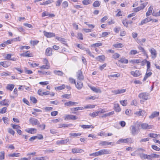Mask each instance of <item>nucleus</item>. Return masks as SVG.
Listing matches in <instances>:
<instances>
[{
	"instance_id": "obj_39",
	"label": "nucleus",
	"mask_w": 160,
	"mask_h": 160,
	"mask_svg": "<svg viewBox=\"0 0 160 160\" xmlns=\"http://www.w3.org/2000/svg\"><path fill=\"white\" fill-rule=\"evenodd\" d=\"M120 56V55L119 54L115 53L112 55V58L115 59H116L117 58H119Z\"/></svg>"
},
{
	"instance_id": "obj_5",
	"label": "nucleus",
	"mask_w": 160,
	"mask_h": 160,
	"mask_svg": "<svg viewBox=\"0 0 160 160\" xmlns=\"http://www.w3.org/2000/svg\"><path fill=\"white\" fill-rule=\"evenodd\" d=\"M99 151V156L103 155L110 154L111 153V151L108 149H103L100 150Z\"/></svg>"
},
{
	"instance_id": "obj_16",
	"label": "nucleus",
	"mask_w": 160,
	"mask_h": 160,
	"mask_svg": "<svg viewBox=\"0 0 160 160\" xmlns=\"http://www.w3.org/2000/svg\"><path fill=\"white\" fill-rule=\"evenodd\" d=\"M131 74L135 77L139 76L141 74L139 71L138 70H136L135 72L133 71H131Z\"/></svg>"
},
{
	"instance_id": "obj_14",
	"label": "nucleus",
	"mask_w": 160,
	"mask_h": 160,
	"mask_svg": "<svg viewBox=\"0 0 160 160\" xmlns=\"http://www.w3.org/2000/svg\"><path fill=\"white\" fill-rule=\"evenodd\" d=\"M84 108L82 107H78L76 108H72L71 109L72 113L74 114H77L76 112H75V111H78L79 110H82Z\"/></svg>"
},
{
	"instance_id": "obj_50",
	"label": "nucleus",
	"mask_w": 160,
	"mask_h": 160,
	"mask_svg": "<svg viewBox=\"0 0 160 160\" xmlns=\"http://www.w3.org/2000/svg\"><path fill=\"white\" fill-rule=\"evenodd\" d=\"M4 123L5 124H8L9 123V119L8 118L6 117H3L2 118Z\"/></svg>"
},
{
	"instance_id": "obj_9",
	"label": "nucleus",
	"mask_w": 160,
	"mask_h": 160,
	"mask_svg": "<svg viewBox=\"0 0 160 160\" xmlns=\"http://www.w3.org/2000/svg\"><path fill=\"white\" fill-rule=\"evenodd\" d=\"M29 121L33 125H38L40 124V123L38 120L34 118H30L29 120Z\"/></svg>"
},
{
	"instance_id": "obj_19",
	"label": "nucleus",
	"mask_w": 160,
	"mask_h": 160,
	"mask_svg": "<svg viewBox=\"0 0 160 160\" xmlns=\"http://www.w3.org/2000/svg\"><path fill=\"white\" fill-rule=\"evenodd\" d=\"M69 139L67 138L65 140H58L57 142V143L58 144H65L69 142Z\"/></svg>"
},
{
	"instance_id": "obj_54",
	"label": "nucleus",
	"mask_w": 160,
	"mask_h": 160,
	"mask_svg": "<svg viewBox=\"0 0 160 160\" xmlns=\"http://www.w3.org/2000/svg\"><path fill=\"white\" fill-rule=\"evenodd\" d=\"M138 52L136 50H132L130 51L129 54L131 55H135L136 54L138 53Z\"/></svg>"
},
{
	"instance_id": "obj_43",
	"label": "nucleus",
	"mask_w": 160,
	"mask_h": 160,
	"mask_svg": "<svg viewBox=\"0 0 160 160\" xmlns=\"http://www.w3.org/2000/svg\"><path fill=\"white\" fill-rule=\"evenodd\" d=\"M102 45V44L101 43H96L91 45V46L92 47H96L101 46Z\"/></svg>"
},
{
	"instance_id": "obj_37",
	"label": "nucleus",
	"mask_w": 160,
	"mask_h": 160,
	"mask_svg": "<svg viewBox=\"0 0 160 160\" xmlns=\"http://www.w3.org/2000/svg\"><path fill=\"white\" fill-rule=\"evenodd\" d=\"M98 113L99 112H98V111L92 113H90L89 114V116L94 118L98 116Z\"/></svg>"
},
{
	"instance_id": "obj_20",
	"label": "nucleus",
	"mask_w": 160,
	"mask_h": 160,
	"mask_svg": "<svg viewBox=\"0 0 160 160\" xmlns=\"http://www.w3.org/2000/svg\"><path fill=\"white\" fill-rule=\"evenodd\" d=\"M21 56L24 57H32V54L30 53L29 51H27L25 53H23L20 54Z\"/></svg>"
},
{
	"instance_id": "obj_29",
	"label": "nucleus",
	"mask_w": 160,
	"mask_h": 160,
	"mask_svg": "<svg viewBox=\"0 0 160 160\" xmlns=\"http://www.w3.org/2000/svg\"><path fill=\"white\" fill-rule=\"evenodd\" d=\"M152 9L153 8L152 6H150L146 13V16H149L151 14Z\"/></svg>"
},
{
	"instance_id": "obj_10",
	"label": "nucleus",
	"mask_w": 160,
	"mask_h": 160,
	"mask_svg": "<svg viewBox=\"0 0 160 160\" xmlns=\"http://www.w3.org/2000/svg\"><path fill=\"white\" fill-rule=\"evenodd\" d=\"M112 143H113L112 142H108L107 141H101L99 143V145L102 146H106V145H113V144H112Z\"/></svg>"
},
{
	"instance_id": "obj_15",
	"label": "nucleus",
	"mask_w": 160,
	"mask_h": 160,
	"mask_svg": "<svg viewBox=\"0 0 160 160\" xmlns=\"http://www.w3.org/2000/svg\"><path fill=\"white\" fill-rule=\"evenodd\" d=\"M159 114V112H152L151 115L149 116V118H153L156 117L158 116Z\"/></svg>"
},
{
	"instance_id": "obj_6",
	"label": "nucleus",
	"mask_w": 160,
	"mask_h": 160,
	"mask_svg": "<svg viewBox=\"0 0 160 160\" xmlns=\"http://www.w3.org/2000/svg\"><path fill=\"white\" fill-rule=\"evenodd\" d=\"M78 118L77 116L72 115H68L66 116L64 119L65 120H75Z\"/></svg>"
},
{
	"instance_id": "obj_4",
	"label": "nucleus",
	"mask_w": 160,
	"mask_h": 160,
	"mask_svg": "<svg viewBox=\"0 0 160 160\" xmlns=\"http://www.w3.org/2000/svg\"><path fill=\"white\" fill-rule=\"evenodd\" d=\"M148 93L147 92H142L138 95V97L140 99L147 100L148 99Z\"/></svg>"
},
{
	"instance_id": "obj_7",
	"label": "nucleus",
	"mask_w": 160,
	"mask_h": 160,
	"mask_svg": "<svg viewBox=\"0 0 160 160\" xmlns=\"http://www.w3.org/2000/svg\"><path fill=\"white\" fill-rule=\"evenodd\" d=\"M150 52L151 54V57L152 58L154 59L157 56V53L156 50L153 48H151L149 49Z\"/></svg>"
},
{
	"instance_id": "obj_13",
	"label": "nucleus",
	"mask_w": 160,
	"mask_h": 160,
	"mask_svg": "<svg viewBox=\"0 0 160 160\" xmlns=\"http://www.w3.org/2000/svg\"><path fill=\"white\" fill-rule=\"evenodd\" d=\"M78 104V102H72V101H69L68 102H65L64 103V105L66 106L70 107L74 106L75 104Z\"/></svg>"
},
{
	"instance_id": "obj_58",
	"label": "nucleus",
	"mask_w": 160,
	"mask_h": 160,
	"mask_svg": "<svg viewBox=\"0 0 160 160\" xmlns=\"http://www.w3.org/2000/svg\"><path fill=\"white\" fill-rule=\"evenodd\" d=\"M62 6L63 7L65 8H66L68 6V2L67 1L64 2L62 4Z\"/></svg>"
},
{
	"instance_id": "obj_30",
	"label": "nucleus",
	"mask_w": 160,
	"mask_h": 160,
	"mask_svg": "<svg viewBox=\"0 0 160 160\" xmlns=\"http://www.w3.org/2000/svg\"><path fill=\"white\" fill-rule=\"evenodd\" d=\"M65 88V86L63 84L62 85L57 87L55 88V89L56 90L59 91L64 89Z\"/></svg>"
},
{
	"instance_id": "obj_18",
	"label": "nucleus",
	"mask_w": 160,
	"mask_h": 160,
	"mask_svg": "<svg viewBox=\"0 0 160 160\" xmlns=\"http://www.w3.org/2000/svg\"><path fill=\"white\" fill-rule=\"evenodd\" d=\"M72 152L73 153H82L83 152V150L81 149L78 148H73L72 149Z\"/></svg>"
},
{
	"instance_id": "obj_64",
	"label": "nucleus",
	"mask_w": 160,
	"mask_h": 160,
	"mask_svg": "<svg viewBox=\"0 0 160 160\" xmlns=\"http://www.w3.org/2000/svg\"><path fill=\"white\" fill-rule=\"evenodd\" d=\"M122 22L123 25L127 27H128V22L126 20H123L122 21Z\"/></svg>"
},
{
	"instance_id": "obj_56",
	"label": "nucleus",
	"mask_w": 160,
	"mask_h": 160,
	"mask_svg": "<svg viewBox=\"0 0 160 160\" xmlns=\"http://www.w3.org/2000/svg\"><path fill=\"white\" fill-rule=\"evenodd\" d=\"M148 22V21H147V19L146 18L145 19L142 20L141 22V23L139 24V25H142Z\"/></svg>"
},
{
	"instance_id": "obj_49",
	"label": "nucleus",
	"mask_w": 160,
	"mask_h": 160,
	"mask_svg": "<svg viewBox=\"0 0 160 160\" xmlns=\"http://www.w3.org/2000/svg\"><path fill=\"white\" fill-rule=\"evenodd\" d=\"M71 136L73 137H78L80 136L81 135V133H70L69 134Z\"/></svg>"
},
{
	"instance_id": "obj_34",
	"label": "nucleus",
	"mask_w": 160,
	"mask_h": 160,
	"mask_svg": "<svg viewBox=\"0 0 160 160\" xmlns=\"http://www.w3.org/2000/svg\"><path fill=\"white\" fill-rule=\"evenodd\" d=\"M119 61L122 63L127 64L128 63V60L124 58L120 59L119 60Z\"/></svg>"
},
{
	"instance_id": "obj_22",
	"label": "nucleus",
	"mask_w": 160,
	"mask_h": 160,
	"mask_svg": "<svg viewBox=\"0 0 160 160\" xmlns=\"http://www.w3.org/2000/svg\"><path fill=\"white\" fill-rule=\"evenodd\" d=\"M56 39L61 42L64 44H66L67 42L65 38H60L59 37H56Z\"/></svg>"
},
{
	"instance_id": "obj_55",
	"label": "nucleus",
	"mask_w": 160,
	"mask_h": 160,
	"mask_svg": "<svg viewBox=\"0 0 160 160\" xmlns=\"http://www.w3.org/2000/svg\"><path fill=\"white\" fill-rule=\"evenodd\" d=\"M87 53L89 54L91 57L93 58H94V56L92 54V53L90 51L89 49H87L86 50Z\"/></svg>"
},
{
	"instance_id": "obj_2",
	"label": "nucleus",
	"mask_w": 160,
	"mask_h": 160,
	"mask_svg": "<svg viewBox=\"0 0 160 160\" xmlns=\"http://www.w3.org/2000/svg\"><path fill=\"white\" fill-rule=\"evenodd\" d=\"M132 143V141L131 138H128L125 139H120L116 142L117 144H119L122 143Z\"/></svg>"
},
{
	"instance_id": "obj_47",
	"label": "nucleus",
	"mask_w": 160,
	"mask_h": 160,
	"mask_svg": "<svg viewBox=\"0 0 160 160\" xmlns=\"http://www.w3.org/2000/svg\"><path fill=\"white\" fill-rule=\"evenodd\" d=\"M113 46L116 48H122L123 47V45L122 43H117L114 44Z\"/></svg>"
},
{
	"instance_id": "obj_32",
	"label": "nucleus",
	"mask_w": 160,
	"mask_h": 160,
	"mask_svg": "<svg viewBox=\"0 0 160 160\" xmlns=\"http://www.w3.org/2000/svg\"><path fill=\"white\" fill-rule=\"evenodd\" d=\"M100 5V2L99 1H95L93 4V6L95 7H98Z\"/></svg>"
},
{
	"instance_id": "obj_53",
	"label": "nucleus",
	"mask_w": 160,
	"mask_h": 160,
	"mask_svg": "<svg viewBox=\"0 0 160 160\" xmlns=\"http://www.w3.org/2000/svg\"><path fill=\"white\" fill-rule=\"evenodd\" d=\"M8 131L9 133L11 134L12 135H14L15 133L14 131L11 128H8Z\"/></svg>"
},
{
	"instance_id": "obj_38",
	"label": "nucleus",
	"mask_w": 160,
	"mask_h": 160,
	"mask_svg": "<svg viewBox=\"0 0 160 160\" xmlns=\"http://www.w3.org/2000/svg\"><path fill=\"white\" fill-rule=\"evenodd\" d=\"M90 88L92 91H94L96 92H101V90L100 89H97L95 87H91Z\"/></svg>"
},
{
	"instance_id": "obj_33",
	"label": "nucleus",
	"mask_w": 160,
	"mask_h": 160,
	"mask_svg": "<svg viewBox=\"0 0 160 160\" xmlns=\"http://www.w3.org/2000/svg\"><path fill=\"white\" fill-rule=\"evenodd\" d=\"M53 72L55 74L60 76H62L63 74L62 72L59 70H54Z\"/></svg>"
},
{
	"instance_id": "obj_61",
	"label": "nucleus",
	"mask_w": 160,
	"mask_h": 160,
	"mask_svg": "<svg viewBox=\"0 0 160 160\" xmlns=\"http://www.w3.org/2000/svg\"><path fill=\"white\" fill-rule=\"evenodd\" d=\"M149 136L150 137L155 138L157 137L158 135L156 134L151 133L149 134Z\"/></svg>"
},
{
	"instance_id": "obj_17",
	"label": "nucleus",
	"mask_w": 160,
	"mask_h": 160,
	"mask_svg": "<svg viewBox=\"0 0 160 160\" xmlns=\"http://www.w3.org/2000/svg\"><path fill=\"white\" fill-rule=\"evenodd\" d=\"M95 59L98 61L100 62H102L104 61L105 60V56L104 55H102L101 56H99L98 57H96Z\"/></svg>"
},
{
	"instance_id": "obj_42",
	"label": "nucleus",
	"mask_w": 160,
	"mask_h": 160,
	"mask_svg": "<svg viewBox=\"0 0 160 160\" xmlns=\"http://www.w3.org/2000/svg\"><path fill=\"white\" fill-rule=\"evenodd\" d=\"M92 1L91 0H84L82 1V3L85 5H87L91 3Z\"/></svg>"
},
{
	"instance_id": "obj_59",
	"label": "nucleus",
	"mask_w": 160,
	"mask_h": 160,
	"mask_svg": "<svg viewBox=\"0 0 160 160\" xmlns=\"http://www.w3.org/2000/svg\"><path fill=\"white\" fill-rule=\"evenodd\" d=\"M30 100L31 101L34 103H35L37 102V100L34 97H30Z\"/></svg>"
},
{
	"instance_id": "obj_51",
	"label": "nucleus",
	"mask_w": 160,
	"mask_h": 160,
	"mask_svg": "<svg viewBox=\"0 0 160 160\" xmlns=\"http://www.w3.org/2000/svg\"><path fill=\"white\" fill-rule=\"evenodd\" d=\"M95 107V105H87L84 106V108H93Z\"/></svg>"
},
{
	"instance_id": "obj_23",
	"label": "nucleus",
	"mask_w": 160,
	"mask_h": 160,
	"mask_svg": "<svg viewBox=\"0 0 160 160\" xmlns=\"http://www.w3.org/2000/svg\"><path fill=\"white\" fill-rule=\"evenodd\" d=\"M36 129L35 128H31L28 130H26V131L28 133L34 134L36 133Z\"/></svg>"
},
{
	"instance_id": "obj_3",
	"label": "nucleus",
	"mask_w": 160,
	"mask_h": 160,
	"mask_svg": "<svg viewBox=\"0 0 160 160\" xmlns=\"http://www.w3.org/2000/svg\"><path fill=\"white\" fill-rule=\"evenodd\" d=\"M76 76L78 80L82 81L84 79V76L81 70H79L77 72Z\"/></svg>"
},
{
	"instance_id": "obj_45",
	"label": "nucleus",
	"mask_w": 160,
	"mask_h": 160,
	"mask_svg": "<svg viewBox=\"0 0 160 160\" xmlns=\"http://www.w3.org/2000/svg\"><path fill=\"white\" fill-rule=\"evenodd\" d=\"M7 111V108L6 107H3L2 108L0 111V113H5Z\"/></svg>"
},
{
	"instance_id": "obj_31",
	"label": "nucleus",
	"mask_w": 160,
	"mask_h": 160,
	"mask_svg": "<svg viewBox=\"0 0 160 160\" xmlns=\"http://www.w3.org/2000/svg\"><path fill=\"white\" fill-rule=\"evenodd\" d=\"M130 62L132 63H139L142 62V61L140 59H134L130 61Z\"/></svg>"
},
{
	"instance_id": "obj_41",
	"label": "nucleus",
	"mask_w": 160,
	"mask_h": 160,
	"mask_svg": "<svg viewBox=\"0 0 160 160\" xmlns=\"http://www.w3.org/2000/svg\"><path fill=\"white\" fill-rule=\"evenodd\" d=\"M11 126L12 127L13 129H14L17 130V131L18 129L21 128V127L19 125H16L14 124H11Z\"/></svg>"
},
{
	"instance_id": "obj_63",
	"label": "nucleus",
	"mask_w": 160,
	"mask_h": 160,
	"mask_svg": "<svg viewBox=\"0 0 160 160\" xmlns=\"http://www.w3.org/2000/svg\"><path fill=\"white\" fill-rule=\"evenodd\" d=\"M77 38H78L82 40H83V35L82 33H78V37Z\"/></svg>"
},
{
	"instance_id": "obj_25",
	"label": "nucleus",
	"mask_w": 160,
	"mask_h": 160,
	"mask_svg": "<svg viewBox=\"0 0 160 160\" xmlns=\"http://www.w3.org/2000/svg\"><path fill=\"white\" fill-rule=\"evenodd\" d=\"M148 72V71H147V72L145 74V76L143 79V81H145L147 79L148 77H149L151 76V75L152 74V73L151 72Z\"/></svg>"
},
{
	"instance_id": "obj_52",
	"label": "nucleus",
	"mask_w": 160,
	"mask_h": 160,
	"mask_svg": "<svg viewBox=\"0 0 160 160\" xmlns=\"http://www.w3.org/2000/svg\"><path fill=\"white\" fill-rule=\"evenodd\" d=\"M153 158V154L150 155L146 154V159L151 160Z\"/></svg>"
},
{
	"instance_id": "obj_62",
	"label": "nucleus",
	"mask_w": 160,
	"mask_h": 160,
	"mask_svg": "<svg viewBox=\"0 0 160 160\" xmlns=\"http://www.w3.org/2000/svg\"><path fill=\"white\" fill-rule=\"evenodd\" d=\"M152 148L154 150L157 151L160 150V148L158 147L157 146L154 145H152Z\"/></svg>"
},
{
	"instance_id": "obj_36",
	"label": "nucleus",
	"mask_w": 160,
	"mask_h": 160,
	"mask_svg": "<svg viewBox=\"0 0 160 160\" xmlns=\"http://www.w3.org/2000/svg\"><path fill=\"white\" fill-rule=\"evenodd\" d=\"M142 62L146 63L147 64V70L148 71V69L150 68V63L149 61H147L146 59H144Z\"/></svg>"
},
{
	"instance_id": "obj_35",
	"label": "nucleus",
	"mask_w": 160,
	"mask_h": 160,
	"mask_svg": "<svg viewBox=\"0 0 160 160\" xmlns=\"http://www.w3.org/2000/svg\"><path fill=\"white\" fill-rule=\"evenodd\" d=\"M7 101L6 99H4L0 102V105L2 106H8V103L7 102H6Z\"/></svg>"
},
{
	"instance_id": "obj_11",
	"label": "nucleus",
	"mask_w": 160,
	"mask_h": 160,
	"mask_svg": "<svg viewBox=\"0 0 160 160\" xmlns=\"http://www.w3.org/2000/svg\"><path fill=\"white\" fill-rule=\"evenodd\" d=\"M134 114L138 116H144L145 114V112L143 110H142L141 109L139 111H137L134 112Z\"/></svg>"
},
{
	"instance_id": "obj_12",
	"label": "nucleus",
	"mask_w": 160,
	"mask_h": 160,
	"mask_svg": "<svg viewBox=\"0 0 160 160\" xmlns=\"http://www.w3.org/2000/svg\"><path fill=\"white\" fill-rule=\"evenodd\" d=\"M140 125L142 128L143 129H149L152 128V126L149 125L148 124L146 123L141 124Z\"/></svg>"
},
{
	"instance_id": "obj_44",
	"label": "nucleus",
	"mask_w": 160,
	"mask_h": 160,
	"mask_svg": "<svg viewBox=\"0 0 160 160\" xmlns=\"http://www.w3.org/2000/svg\"><path fill=\"white\" fill-rule=\"evenodd\" d=\"M5 152L3 151L0 152V160H3L4 158Z\"/></svg>"
},
{
	"instance_id": "obj_8",
	"label": "nucleus",
	"mask_w": 160,
	"mask_h": 160,
	"mask_svg": "<svg viewBox=\"0 0 160 160\" xmlns=\"http://www.w3.org/2000/svg\"><path fill=\"white\" fill-rule=\"evenodd\" d=\"M75 84L76 87L78 90L81 89L83 86L82 82L80 80H77V82H76Z\"/></svg>"
},
{
	"instance_id": "obj_46",
	"label": "nucleus",
	"mask_w": 160,
	"mask_h": 160,
	"mask_svg": "<svg viewBox=\"0 0 160 160\" xmlns=\"http://www.w3.org/2000/svg\"><path fill=\"white\" fill-rule=\"evenodd\" d=\"M139 156L140 157V158L142 159H146V154L143 153H139Z\"/></svg>"
},
{
	"instance_id": "obj_28",
	"label": "nucleus",
	"mask_w": 160,
	"mask_h": 160,
	"mask_svg": "<svg viewBox=\"0 0 160 160\" xmlns=\"http://www.w3.org/2000/svg\"><path fill=\"white\" fill-rule=\"evenodd\" d=\"M20 156V153H13L12 154H8V156L10 157H19Z\"/></svg>"
},
{
	"instance_id": "obj_26",
	"label": "nucleus",
	"mask_w": 160,
	"mask_h": 160,
	"mask_svg": "<svg viewBox=\"0 0 160 160\" xmlns=\"http://www.w3.org/2000/svg\"><path fill=\"white\" fill-rule=\"evenodd\" d=\"M14 87V85L13 84H9L7 85L6 88L7 89L9 90L10 91H12Z\"/></svg>"
},
{
	"instance_id": "obj_57",
	"label": "nucleus",
	"mask_w": 160,
	"mask_h": 160,
	"mask_svg": "<svg viewBox=\"0 0 160 160\" xmlns=\"http://www.w3.org/2000/svg\"><path fill=\"white\" fill-rule=\"evenodd\" d=\"M118 94L123 93L126 91V89H118Z\"/></svg>"
},
{
	"instance_id": "obj_60",
	"label": "nucleus",
	"mask_w": 160,
	"mask_h": 160,
	"mask_svg": "<svg viewBox=\"0 0 160 160\" xmlns=\"http://www.w3.org/2000/svg\"><path fill=\"white\" fill-rule=\"evenodd\" d=\"M148 2L143 3L140 6H139L141 8V10L143 9L147 5Z\"/></svg>"
},
{
	"instance_id": "obj_40",
	"label": "nucleus",
	"mask_w": 160,
	"mask_h": 160,
	"mask_svg": "<svg viewBox=\"0 0 160 160\" xmlns=\"http://www.w3.org/2000/svg\"><path fill=\"white\" fill-rule=\"evenodd\" d=\"M138 49L140 52H142L143 54H146V52L144 48L141 46L138 47Z\"/></svg>"
},
{
	"instance_id": "obj_21",
	"label": "nucleus",
	"mask_w": 160,
	"mask_h": 160,
	"mask_svg": "<svg viewBox=\"0 0 160 160\" xmlns=\"http://www.w3.org/2000/svg\"><path fill=\"white\" fill-rule=\"evenodd\" d=\"M0 65L3 67L7 68L10 65V63L8 62H0Z\"/></svg>"
},
{
	"instance_id": "obj_24",
	"label": "nucleus",
	"mask_w": 160,
	"mask_h": 160,
	"mask_svg": "<svg viewBox=\"0 0 160 160\" xmlns=\"http://www.w3.org/2000/svg\"><path fill=\"white\" fill-rule=\"evenodd\" d=\"M80 127H81L83 129H86V128H94V127L92 125H80Z\"/></svg>"
},
{
	"instance_id": "obj_48",
	"label": "nucleus",
	"mask_w": 160,
	"mask_h": 160,
	"mask_svg": "<svg viewBox=\"0 0 160 160\" xmlns=\"http://www.w3.org/2000/svg\"><path fill=\"white\" fill-rule=\"evenodd\" d=\"M120 76V74L119 73H117L116 74H114L113 75H108V77L110 78L111 77L114 78V77H117L118 78Z\"/></svg>"
},
{
	"instance_id": "obj_27",
	"label": "nucleus",
	"mask_w": 160,
	"mask_h": 160,
	"mask_svg": "<svg viewBox=\"0 0 160 160\" xmlns=\"http://www.w3.org/2000/svg\"><path fill=\"white\" fill-rule=\"evenodd\" d=\"M114 110L116 112H119L121 109L118 104H114Z\"/></svg>"
},
{
	"instance_id": "obj_1",
	"label": "nucleus",
	"mask_w": 160,
	"mask_h": 160,
	"mask_svg": "<svg viewBox=\"0 0 160 160\" xmlns=\"http://www.w3.org/2000/svg\"><path fill=\"white\" fill-rule=\"evenodd\" d=\"M140 125V122H135L133 125H132L130 126V129L131 133L132 135H135L138 133Z\"/></svg>"
}]
</instances>
